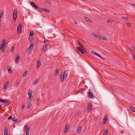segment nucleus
Wrapping results in <instances>:
<instances>
[{"label":"nucleus","instance_id":"nucleus-1","mask_svg":"<svg viewBox=\"0 0 135 135\" xmlns=\"http://www.w3.org/2000/svg\"><path fill=\"white\" fill-rule=\"evenodd\" d=\"M6 43L5 40H3L2 42V45H0V50H2L3 52H4V49H3V47L5 46Z\"/></svg>","mask_w":135,"mask_h":135},{"label":"nucleus","instance_id":"nucleus-2","mask_svg":"<svg viewBox=\"0 0 135 135\" xmlns=\"http://www.w3.org/2000/svg\"><path fill=\"white\" fill-rule=\"evenodd\" d=\"M17 9H14L13 13V21H15L17 17Z\"/></svg>","mask_w":135,"mask_h":135},{"label":"nucleus","instance_id":"nucleus-3","mask_svg":"<svg viewBox=\"0 0 135 135\" xmlns=\"http://www.w3.org/2000/svg\"><path fill=\"white\" fill-rule=\"evenodd\" d=\"M30 4L35 9H38V6L37 5H36L33 2H30Z\"/></svg>","mask_w":135,"mask_h":135},{"label":"nucleus","instance_id":"nucleus-4","mask_svg":"<svg viewBox=\"0 0 135 135\" xmlns=\"http://www.w3.org/2000/svg\"><path fill=\"white\" fill-rule=\"evenodd\" d=\"M88 96L89 98L90 99H92L93 98V95L90 91H89L88 92Z\"/></svg>","mask_w":135,"mask_h":135},{"label":"nucleus","instance_id":"nucleus-5","mask_svg":"<svg viewBox=\"0 0 135 135\" xmlns=\"http://www.w3.org/2000/svg\"><path fill=\"white\" fill-rule=\"evenodd\" d=\"M34 45L33 43H31L30 44V46L27 49V51L29 52L31 50V48H33V47Z\"/></svg>","mask_w":135,"mask_h":135},{"label":"nucleus","instance_id":"nucleus-6","mask_svg":"<svg viewBox=\"0 0 135 135\" xmlns=\"http://www.w3.org/2000/svg\"><path fill=\"white\" fill-rule=\"evenodd\" d=\"M22 25L21 24H20L19 25V26L17 27V32H21L22 30Z\"/></svg>","mask_w":135,"mask_h":135},{"label":"nucleus","instance_id":"nucleus-7","mask_svg":"<svg viewBox=\"0 0 135 135\" xmlns=\"http://www.w3.org/2000/svg\"><path fill=\"white\" fill-rule=\"evenodd\" d=\"M97 38L105 40H107L106 37L100 35H98Z\"/></svg>","mask_w":135,"mask_h":135},{"label":"nucleus","instance_id":"nucleus-8","mask_svg":"<svg viewBox=\"0 0 135 135\" xmlns=\"http://www.w3.org/2000/svg\"><path fill=\"white\" fill-rule=\"evenodd\" d=\"M65 77L64 75H63V74L62 73L60 76V81L62 82L64 80V78Z\"/></svg>","mask_w":135,"mask_h":135},{"label":"nucleus","instance_id":"nucleus-9","mask_svg":"<svg viewBox=\"0 0 135 135\" xmlns=\"http://www.w3.org/2000/svg\"><path fill=\"white\" fill-rule=\"evenodd\" d=\"M20 58V57L18 56H16V57L15 58V63L16 64H18L19 61V59Z\"/></svg>","mask_w":135,"mask_h":135},{"label":"nucleus","instance_id":"nucleus-10","mask_svg":"<svg viewBox=\"0 0 135 135\" xmlns=\"http://www.w3.org/2000/svg\"><path fill=\"white\" fill-rule=\"evenodd\" d=\"M77 49L81 53L84 54V52L82 49H81V47H78Z\"/></svg>","mask_w":135,"mask_h":135},{"label":"nucleus","instance_id":"nucleus-11","mask_svg":"<svg viewBox=\"0 0 135 135\" xmlns=\"http://www.w3.org/2000/svg\"><path fill=\"white\" fill-rule=\"evenodd\" d=\"M41 65V62L39 60H38L37 61V67L38 68Z\"/></svg>","mask_w":135,"mask_h":135},{"label":"nucleus","instance_id":"nucleus-12","mask_svg":"<svg viewBox=\"0 0 135 135\" xmlns=\"http://www.w3.org/2000/svg\"><path fill=\"white\" fill-rule=\"evenodd\" d=\"M41 9L42 11L45 12H46L49 13H50V10L47 9H46L44 8H42Z\"/></svg>","mask_w":135,"mask_h":135},{"label":"nucleus","instance_id":"nucleus-13","mask_svg":"<svg viewBox=\"0 0 135 135\" xmlns=\"http://www.w3.org/2000/svg\"><path fill=\"white\" fill-rule=\"evenodd\" d=\"M28 99H31L32 97V93L30 92H28Z\"/></svg>","mask_w":135,"mask_h":135},{"label":"nucleus","instance_id":"nucleus-14","mask_svg":"<svg viewBox=\"0 0 135 135\" xmlns=\"http://www.w3.org/2000/svg\"><path fill=\"white\" fill-rule=\"evenodd\" d=\"M84 19L87 21L90 22H91V20L89 18L86 17H84Z\"/></svg>","mask_w":135,"mask_h":135},{"label":"nucleus","instance_id":"nucleus-15","mask_svg":"<svg viewBox=\"0 0 135 135\" xmlns=\"http://www.w3.org/2000/svg\"><path fill=\"white\" fill-rule=\"evenodd\" d=\"M92 104L90 103H89L88 106V109H91Z\"/></svg>","mask_w":135,"mask_h":135},{"label":"nucleus","instance_id":"nucleus-16","mask_svg":"<svg viewBox=\"0 0 135 135\" xmlns=\"http://www.w3.org/2000/svg\"><path fill=\"white\" fill-rule=\"evenodd\" d=\"M107 117L106 115H105L104 117L103 122L104 124L106 123V122L107 121Z\"/></svg>","mask_w":135,"mask_h":135},{"label":"nucleus","instance_id":"nucleus-17","mask_svg":"<svg viewBox=\"0 0 135 135\" xmlns=\"http://www.w3.org/2000/svg\"><path fill=\"white\" fill-rule=\"evenodd\" d=\"M81 126L78 127L77 131V132L78 133H80L81 132Z\"/></svg>","mask_w":135,"mask_h":135},{"label":"nucleus","instance_id":"nucleus-18","mask_svg":"<svg viewBox=\"0 0 135 135\" xmlns=\"http://www.w3.org/2000/svg\"><path fill=\"white\" fill-rule=\"evenodd\" d=\"M8 82H6L4 85V86L3 87V88L4 89H6L7 88L8 86Z\"/></svg>","mask_w":135,"mask_h":135},{"label":"nucleus","instance_id":"nucleus-19","mask_svg":"<svg viewBox=\"0 0 135 135\" xmlns=\"http://www.w3.org/2000/svg\"><path fill=\"white\" fill-rule=\"evenodd\" d=\"M30 128L29 127L27 129V130L26 132V135H29V133L30 130Z\"/></svg>","mask_w":135,"mask_h":135},{"label":"nucleus","instance_id":"nucleus-20","mask_svg":"<svg viewBox=\"0 0 135 135\" xmlns=\"http://www.w3.org/2000/svg\"><path fill=\"white\" fill-rule=\"evenodd\" d=\"M4 135H7L8 134V131L7 128H6L4 130Z\"/></svg>","mask_w":135,"mask_h":135},{"label":"nucleus","instance_id":"nucleus-21","mask_svg":"<svg viewBox=\"0 0 135 135\" xmlns=\"http://www.w3.org/2000/svg\"><path fill=\"white\" fill-rule=\"evenodd\" d=\"M27 74H28L27 71H25V72L24 74L22 76V77H23L27 75Z\"/></svg>","mask_w":135,"mask_h":135},{"label":"nucleus","instance_id":"nucleus-22","mask_svg":"<svg viewBox=\"0 0 135 135\" xmlns=\"http://www.w3.org/2000/svg\"><path fill=\"white\" fill-rule=\"evenodd\" d=\"M91 52L92 53V54H94V55H96L97 56H99V54H98L97 52H95V51H91Z\"/></svg>","mask_w":135,"mask_h":135},{"label":"nucleus","instance_id":"nucleus-23","mask_svg":"<svg viewBox=\"0 0 135 135\" xmlns=\"http://www.w3.org/2000/svg\"><path fill=\"white\" fill-rule=\"evenodd\" d=\"M9 101L8 100H3V102L2 103H9Z\"/></svg>","mask_w":135,"mask_h":135},{"label":"nucleus","instance_id":"nucleus-24","mask_svg":"<svg viewBox=\"0 0 135 135\" xmlns=\"http://www.w3.org/2000/svg\"><path fill=\"white\" fill-rule=\"evenodd\" d=\"M129 108L130 110H135V108L133 106H129Z\"/></svg>","mask_w":135,"mask_h":135},{"label":"nucleus","instance_id":"nucleus-25","mask_svg":"<svg viewBox=\"0 0 135 135\" xmlns=\"http://www.w3.org/2000/svg\"><path fill=\"white\" fill-rule=\"evenodd\" d=\"M69 129L65 127V128L64 130V132L65 133H66L68 131H69Z\"/></svg>","mask_w":135,"mask_h":135},{"label":"nucleus","instance_id":"nucleus-26","mask_svg":"<svg viewBox=\"0 0 135 135\" xmlns=\"http://www.w3.org/2000/svg\"><path fill=\"white\" fill-rule=\"evenodd\" d=\"M17 120V119L15 117H14L12 118V121L16 122Z\"/></svg>","mask_w":135,"mask_h":135},{"label":"nucleus","instance_id":"nucleus-27","mask_svg":"<svg viewBox=\"0 0 135 135\" xmlns=\"http://www.w3.org/2000/svg\"><path fill=\"white\" fill-rule=\"evenodd\" d=\"M98 34H96L95 33H91V35H92V36H95V37H96L97 38V37H98Z\"/></svg>","mask_w":135,"mask_h":135},{"label":"nucleus","instance_id":"nucleus-28","mask_svg":"<svg viewBox=\"0 0 135 135\" xmlns=\"http://www.w3.org/2000/svg\"><path fill=\"white\" fill-rule=\"evenodd\" d=\"M67 73H66V71H65L64 72L63 75H64V76L65 78H66L67 76Z\"/></svg>","mask_w":135,"mask_h":135},{"label":"nucleus","instance_id":"nucleus-29","mask_svg":"<svg viewBox=\"0 0 135 135\" xmlns=\"http://www.w3.org/2000/svg\"><path fill=\"white\" fill-rule=\"evenodd\" d=\"M108 132V130H106L104 132V135H107Z\"/></svg>","mask_w":135,"mask_h":135},{"label":"nucleus","instance_id":"nucleus-30","mask_svg":"<svg viewBox=\"0 0 135 135\" xmlns=\"http://www.w3.org/2000/svg\"><path fill=\"white\" fill-rule=\"evenodd\" d=\"M14 46H12L11 47V48L10 50V51L11 52V53L12 52L14 51Z\"/></svg>","mask_w":135,"mask_h":135},{"label":"nucleus","instance_id":"nucleus-31","mask_svg":"<svg viewBox=\"0 0 135 135\" xmlns=\"http://www.w3.org/2000/svg\"><path fill=\"white\" fill-rule=\"evenodd\" d=\"M31 104L30 103H28L27 104V108L29 109L31 107Z\"/></svg>","mask_w":135,"mask_h":135},{"label":"nucleus","instance_id":"nucleus-32","mask_svg":"<svg viewBox=\"0 0 135 135\" xmlns=\"http://www.w3.org/2000/svg\"><path fill=\"white\" fill-rule=\"evenodd\" d=\"M70 126V125L69 124H68L66 125L65 127L66 128L69 129Z\"/></svg>","mask_w":135,"mask_h":135},{"label":"nucleus","instance_id":"nucleus-33","mask_svg":"<svg viewBox=\"0 0 135 135\" xmlns=\"http://www.w3.org/2000/svg\"><path fill=\"white\" fill-rule=\"evenodd\" d=\"M107 22H110V23H112L113 22V20H112L108 19L107 20Z\"/></svg>","mask_w":135,"mask_h":135},{"label":"nucleus","instance_id":"nucleus-34","mask_svg":"<svg viewBox=\"0 0 135 135\" xmlns=\"http://www.w3.org/2000/svg\"><path fill=\"white\" fill-rule=\"evenodd\" d=\"M8 72L9 73H12V71L11 69H9L8 70Z\"/></svg>","mask_w":135,"mask_h":135},{"label":"nucleus","instance_id":"nucleus-35","mask_svg":"<svg viewBox=\"0 0 135 135\" xmlns=\"http://www.w3.org/2000/svg\"><path fill=\"white\" fill-rule=\"evenodd\" d=\"M33 35V32H31L30 34V36H32Z\"/></svg>","mask_w":135,"mask_h":135},{"label":"nucleus","instance_id":"nucleus-36","mask_svg":"<svg viewBox=\"0 0 135 135\" xmlns=\"http://www.w3.org/2000/svg\"><path fill=\"white\" fill-rule=\"evenodd\" d=\"M59 73V70L58 69H57L55 71V74H58Z\"/></svg>","mask_w":135,"mask_h":135},{"label":"nucleus","instance_id":"nucleus-37","mask_svg":"<svg viewBox=\"0 0 135 135\" xmlns=\"http://www.w3.org/2000/svg\"><path fill=\"white\" fill-rule=\"evenodd\" d=\"M28 128H29V127H28V126H27V125H26L25 126V127H24V130H25V129L26 128H27V129H28Z\"/></svg>","mask_w":135,"mask_h":135},{"label":"nucleus","instance_id":"nucleus-38","mask_svg":"<svg viewBox=\"0 0 135 135\" xmlns=\"http://www.w3.org/2000/svg\"><path fill=\"white\" fill-rule=\"evenodd\" d=\"M38 82V80H36L34 81V84L35 85H36L37 83Z\"/></svg>","mask_w":135,"mask_h":135},{"label":"nucleus","instance_id":"nucleus-39","mask_svg":"<svg viewBox=\"0 0 135 135\" xmlns=\"http://www.w3.org/2000/svg\"><path fill=\"white\" fill-rule=\"evenodd\" d=\"M126 24L128 26H130L131 25V23L129 22H127L126 23Z\"/></svg>","mask_w":135,"mask_h":135},{"label":"nucleus","instance_id":"nucleus-40","mask_svg":"<svg viewBox=\"0 0 135 135\" xmlns=\"http://www.w3.org/2000/svg\"><path fill=\"white\" fill-rule=\"evenodd\" d=\"M121 18H122V19L123 20H127V18L126 17H121Z\"/></svg>","mask_w":135,"mask_h":135},{"label":"nucleus","instance_id":"nucleus-41","mask_svg":"<svg viewBox=\"0 0 135 135\" xmlns=\"http://www.w3.org/2000/svg\"><path fill=\"white\" fill-rule=\"evenodd\" d=\"M3 16V14L1 13H0V20L1 19V17Z\"/></svg>","mask_w":135,"mask_h":135},{"label":"nucleus","instance_id":"nucleus-42","mask_svg":"<svg viewBox=\"0 0 135 135\" xmlns=\"http://www.w3.org/2000/svg\"><path fill=\"white\" fill-rule=\"evenodd\" d=\"M8 120H9L10 119H12V116H10L8 118Z\"/></svg>","mask_w":135,"mask_h":135},{"label":"nucleus","instance_id":"nucleus-43","mask_svg":"<svg viewBox=\"0 0 135 135\" xmlns=\"http://www.w3.org/2000/svg\"><path fill=\"white\" fill-rule=\"evenodd\" d=\"M25 106V104H23L22 105V109H23V108H24Z\"/></svg>","mask_w":135,"mask_h":135},{"label":"nucleus","instance_id":"nucleus-44","mask_svg":"<svg viewBox=\"0 0 135 135\" xmlns=\"http://www.w3.org/2000/svg\"><path fill=\"white\" fill-rule=\"evenodd\" d=\"M77 42L78 44L80 45L81 44L80 42L79 41H77Z\"/></svg>","mask_w":135,"mask_h":135},{"label":"nucleus","instance_id":"nucleus-45","mask_svg":"<svg viewBox=\"0 0 135 135\" xmlns=\"http://www.w3.org/2000/svg\"><path fill=\"white\" fill-rule=\"evenodd\" d=\"M76 113L77 114H80L81 113L79 111L78 112H77Z\"/></svg>","mask_w":135,"mask_h":135},{"label":"nucleus","instance_id":"nucleus-46","mask_svg":"<svg viewBox=\"0 0 135 135\" xmlns=\"http://www.w3.org/2000/svg\"><path fill=\"white\" fill-rule=\"evenodd\" d=\"M98 56L101 59L103 58V57L101 56L99 54V56Z\"/></svg>","mask_w":135,"mask_h":135},{"label":"nucleus","instance_id":"nucleus-47","mask_svg":"<svg viewBox=\"0 0 135 135\" xmlns=\"http://www.w3.org/2000/svg\"><path fill=\"white\" fill-rule=\"evenodd\" d=\"M3 99H1L0 98V103H2L3 102Z\"/></svg>","mask_w":135,"mask_h":135},{"label":"nucleus","instance_id":"nucleus-48","mask_svg":"<svg viewBox=\"0 0 135 135\" xmlns=\"http://www.w3.org/2000/svg\"><path fill=\"white\" fill-rule=\"evenodd\" d=\"M80 46L82 48V49H83V46L82 45H81H81H80Z\"/></svg>","mask_w":135,"mask_h":135},{"label":"nucleus","instance_id":"nucleus-49","mask_svg":"<svg viewBox=\"0 0 135 135\" xmlns=\"http://www.w3.org/2000/svg\"><path fill=\"white\" fill-rule=\"evenodd\" d=\"M19 84V83L18 82H17L16 84V85L17 86H18Z\"/></svg>","mask_w":135,"mask_h":135},{"label":"nucleus","instance_id":"nucleus-50","mask_svg":"<svg viewBox=\"0 0 135 135\" xmlns=\"http://www.w3.org/2000/svg\"><path fill=\"white\" fill-rule=\"evenodd\" d=\"M44 43H46L47 42V40H44Z\"/></svg>","mask_w":135,"mask_h":135},{"label":"nucleus","instance_id":"nucleus-51","mask_svg":"<svg viewBox=\"0 0 135 135\" xmlns=\"http://www.w3.org/2000/svg\"><path fill=\"white\" fill-rule=\"evenodd\" d=\"M124 130L122 131L121 132V133H123L124 132Z\"/></svg>","mask_w":135,"mask_h":135},{"label":"nucleus","instance_id":"nucleus-52","mask_svg":"<svg viewBox=\"0 0 135 135\" xmlns=\"http://www.w3.org/2000/svg\"><path fill=\"white\" fill-rule=\"evenodd\" d=\"M47 47V45H45V50H46V48Z\"/></svg>","mask_w":135,"mask_h":135},{"label":"nucleus","instance_id":"nucleus-53","mask_svg":"<svg viewBox=\"0 0 135 135\" xmlns=\"http://www.w3.org/2000/svg\"><path fill=\"white\" fill-rule=\"evenodd\" d=\"M48 3L49 4H51V3L50 2H48Z\"/></svg>","mask_w":135,"mask_h":135},{"label":"nucleus","instance_id":"nucleus-54","mask_svg":"<svg viewBox=\"0 0 135 135\" xmlns=\"http://www.w3.org/2000/svg\"><path fill=\"white\" fill-rule=\"evenodd\" d=\"M74 22H75V23L76 24H77V22H76L75 21Z\"/></svg>","mask_w":135,"mask_h":135},{"label":"nucleus","instance_id":"nucleus-55","mask_svg":"<svg viewBox=\"0 0 135 135\" xmlns=\"http://www.w3.org/2000/svg\"><path fill=\"white\" fill-rule=\"evenodd\" d=\"M2 107V106L1 105H0V109Z\"/></svg>","mask_w":135,"mask_h":135},{"label":"nucleus","instance_id":"nucleus-56","mask_svg":"<svg viewBox=\"0 0 135 135\" xmlns=\"http://www.w3.org/2000/svg\"><path fill=\"white\" fill-rule=\"evenodd\" d=\"M132 111L134 112H135V110H132Z\"/></svg>","mask_w":135,"mask_h":135},{"label":"nucleus","instance_id":"nucleus-57","mask_svg":"<svg viewBox=\"0 0 135 135\" xmlns=\"http://www.w3.org/2000/svg\"><path fill=\"white\" fill-rule=\"evenodd\" d=\"M132 6H134L135 7V5H134V4H132Z\"/></svg>","mask_w":135,"mask_h":135},{"label":"nucleus","instance_id":"nucleus-58","mask_svg":"<svg viewBox=\"0 0 135 135\" xmlns=\"http://www.w3.org/2000/svg\"><path fill=\"white\" fill-rule=\"evenodd\" d=\"M73 135H76V134H74Z\"/></svg>","mask_w":135,"mask_h":135},{"label":"nucleus","instance_id":"nucleus-59","mask_svg":"<svg viewBox=\"0 0 135 135\" xmlns=\"http://www.w3.org/2000/svg\"><path fill=\"white\" fill-rule=\"evenodd\" d=\"M133 59H135L134 56L133 57Z\"/></svg>","mask_w":135,"mask_h":135},{"label":"nucleus","instance_id":"nucleus-60","mask_svg":"<svg viewBox=\"0 0 135 135\" xmlns=\"http://www.w3.org/2000/svg\"><path fill=\"white\" fill-rule=\"evenodd\" d=\"M14 111H15L16 112V110H14Z\"/></svg>","mask_w":135,"mask_h":135},{"label":"nucleus","instance_id":"nucleus-61","mask_svg":"<svg viewBox=\"0 0 135 135\" xmlns=\"http://www.w3.org/2000/svg\"><path fill=\"white\" fill-rule=\"evenodd\" d=\"M134 49H135V47H134Z\"/></svg>","mask_w":135,"mask_h":135},{"label":"nucleus","instance_id":"nucleus-62","mask_svg":"<svg viewBox=\"0 0 135 135\" xmlns=\"http://www.w3.org/2000/svg\"><path fill=\"white\" fill-rule=\"evenodd\" d=\"M17 112H18V110H17Z\"/></svg>","mask_w":135,"mask_h":135},{"label":"nucleus","instance_id":"nucleus-63","mask_svg":"<svg viewBox=\"0 0 135 135\" xmlns=\"http://www.w3.org/2000/svg\"><path fill=\"white\" fill-rule=\"evenodd\" d=\"M91 110H90V112H90V111H91Z\"/></svg>","mask_w":135,"mask_h":135}]
</instances>
